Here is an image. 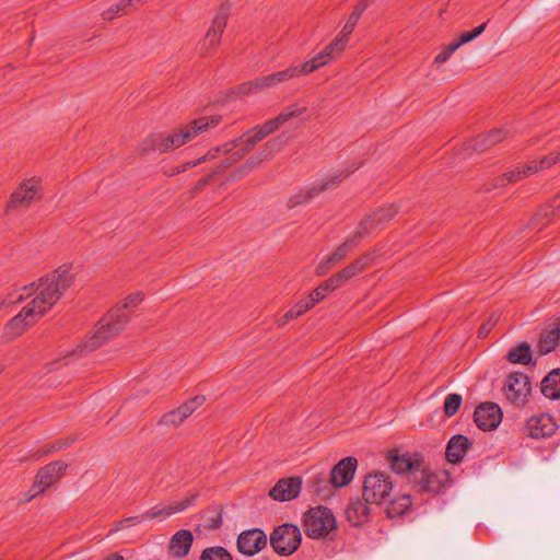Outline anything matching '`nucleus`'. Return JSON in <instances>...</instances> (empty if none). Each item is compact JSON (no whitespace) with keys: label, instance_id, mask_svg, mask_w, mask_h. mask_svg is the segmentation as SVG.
I'll return each mask as SVG.
<instances>
[{"label":"nucleus","instance_id":"obj_1","mask_svg":"<svg viewBox=\"0 0 560 560\" xmlns=\"http://www.w3.org/2000/svg\"><path fill=\"white\" fill-rule=\"evenodd\" d=\"M72 282L73 275L70 267L63 265L42 277L37 282L24 287L23 291L26 294L21 293L9 301L4 300L2 304L22 302L25 298L34 295L28 305L42 317L60 300Z\"/></svg>","mask_w":560,"mask_h":560},{"label":"nucleus","instance_id":"obj_2","mask_svg":"<svg viewBox=\"0 0 560 560\" xmlns=\"http://www.w3.org/2000/svg\"><path fill=\"white\" fill-rule=\"evenodd\" d=\"M221 119L219 115L203 116L174 129L170 133H152L140 143L139 151L142 154H148L150 152L165 153L178 149L198 135L217 127Z\"/></svg>","mask_w":560,"mask_h":560},{"label":"nucleus","instance_id":"obj_3","mask_svg":"<svg viewBox=\"0 0 560 560\" xmlns=\"http://www.w3.org/2000/svg\"><path fill=\"white\" fill-rule=\"evenodd\" d=\"M128 323V314L120 308H112L95 326L94 332L79 346L80 353L91 352L101 347L107 340L119 335Z\"/></svg>","mask_w":560,"mask_h":560},{"label":"nucleus","instance_id":"obj_4","mask_svg":"<svg viewBox=\"0 0 560 560\" xmlns=\"http://www.w3.org/2000/svg\"><path fill=\"white\" fill-rule=\"evenodd\" d=\"M257 137H258V133L255 129L247 131V132L243 133L242 137H240L238 139L228 142V143L223 144L222 147H218L215 149L210 150L207 154H205L202 158L198 159L196 162L187 163L185 165V168L196 166V165L200 164L201 162L211 161V160L215 159L220 152L229 153L233 149L240 147L241 149L237 152H235L231 156L226 158L224 160V162L221 164L222 168L229 167L232 164L236 163L238 160H241L245 155V153L253 150V148L256 145V143H258L259 141L262 140V139H258Z\"/></svg>","mask_w":560,"mask_h":560},{"label":"nucleus","instance_id":"obj_5","mask_svg":"<svg viewBox=\"0 0 560 560\" xmlns=\"http://www.w3.org/2000/svg\"><path fill=\"white\" fill-rule=\"evenodd\" d=\"M337 527L332 512L325 506L308 510L304 515V530L311 538H320Z\"/></svg>","mask_w":560,"mask_h":560},{"label":"nucleus","instance_id":"obj_6","mask_svg":"<svg viewBox=\"0 0 560 560\" xmlns=\"http://www.w3.org/2000/svg\"><path fill=\"white\" fill-rule=\"evenodd\" d=\"M393 491V482L388 475L382 471L369 474L363 483V499L373 505L386 502Z\"/></svg>","mask_w":560,"mask_h":560},{"label":"nucleus","instance_id":"obj_7","mask_svg":"<svg viewBox=\"0 0 560 560\" xmlns=\"http://www.w3.org/2000/svg\"><path fill=\"white\" fill-rule=\"evenodd\" d=\"M301 532L293 524H282L273 529L270 535V545L280 556L292 555L301 544Z\"/></svg>","mask_w":560,"mask_h":560},{"label":"nucleus","instance_id":"obj_8","mask_svg":"<svg viewBox=\"0 0 560 560\" xmlns=\"http://www.w3.org/2000/svg\"><path fill=\"white\" fill-rule=\"evenodd\" d=\"M357 465V458L346 457L334 466L328 479L324 474L318 472L312 477V482L314 486H317L320 482H329L335 488L345 487L353 479Z\"/></svg>","mask_w":560,"mask_h":560},{"label":"nucleus","instance_id":"obj_9","mask_svg":"<svg viewBox=\"0 0 560 560\" xmlns=\"http://www.w3.org/2000/svg\"><path fill=\"white\" fill-rule=\"evenodd\" d=\"M503 392L506 399L516 407H523L532 393L529 377L522 372L511 373L504 383Z\"/></svg>","mask_w":560,"mask_h":560},{"label":"nucleus","instance_id":"obj_10","mask_svg":"<svg viewBox=\"0 0 560 560\" xmlns=\"http://www.w3.org/2000/svg\"><path fill=\"white\" fill-rule=\"evenodd\" d=\"M346 43L342 42L339 37H336L329 45H327L323 50H320L316 56L311 58L310 60L298 65L302 75H307L319 68L328 65L330 61L339 58L341 52L346 48Z\"/></svg>","mask_w":560,"mask_h":560},{"label":"nucleus","instance_id":"obj_11","mask_svg":"<svg viewBox=\"0 0 560 560\" xmlns=\"http://www.w3.org/2000/svg\"><path fill=\"white\" fill-rule=\"evenodd\" d=\"M342 174L331 176L329 179H320L315 182L310 187L301 189L296 194L292 195L287 202L289 209H293L298 206L305 205L312 199L317 197L320 192L334 189L342 182Z\"/></svg>","mask_w":560,"mask_h":560},{"label":"nucleus","instance_id":"obj_12","mask_svg":"<svg viewBox=\"0 0 560 560\" xmlns=\"http://www.w3.org/2000/svg\"><path fill=\"white\" fill-rule=\"evenodd\" d=\"M448 474L444 470L432 471L422 465L413 472L411 480L418 491L438 493L448 481Z\"/></svg>","mask_w":560,"mask_h":560},{"label":"nucleus","instance_id":"obj_13","mask_svg":"<svg viewBox=\"0 0 560 560\" xmlns=\"http://www.w3.org/2000/svg\"><path fill=\"white\" fill-rule=\"evenodd\" d=\"M560 161V149L557 152H551L540 160L530 161L525 166H517L512 171L506 172L508 183H516L522 178L535 174L539 171L547 170Z\"/></svg>","mask_w":560,"mask_h":560},{"label":"nucleus","instance_id":"obj_14","mask_svg":"<svg viewBox=\"0 0 560 560\" xmlns=\"http://www.w3.org/2000/svg\"><path fill=\"white\" fill-rule=\"evenodd\" d=\"M40 316L28 304L15 315L5 326L3 337L7 340H13L21 336L28 327L34 325Z\"/></svg>","mask_w":560,"mask_h":560},{"label":"nucleus","instance_id":"obj_15","mask_svg":"<svg viewBox=\"0 0 560 560\" xmlns=\"http://www.w3.org/2000/svg\"><path fill=\"white\" fill-rule=\"evenodd\" d=\"M206 401L205 396H196L182 404L178 408L164 413L159 420L160 425L178 427Z\"/></svg>","mask_w":560,"mask_h":560},{"label":"nucleus","instance_id":"obj_16","mask_svg":"<svg viewBox=\"0 0 560 560\" xmlns=\"http://www.w3.org/2000/svg\"><path fill=\"white\" fill-rule=\"evenodd\" d=\"M474 420L480 430H493L502 420V411L494 402H482L476 408L474 412Z\"/></svg>","mask_w":560,"mask_h":560},{"label":"nucleus","instance_id":"obj_17","mask_svg":"<svg viewBox=\"0 0 560 560\" xmlns=\"http://www.w3.org/2000/svg\"><path fill=\"white\" fill-rule=\"evenodd\" d=\"M40 191L39 180L31 178L20 185V187L13 191L10 201L8 202L7 210L28 207L36 198H38Z\"/></svg>","mask_w":560,"mask_h":560},{"label":"nucleus","instance_id":"obj_18","mask_svg":"<svg viewBox=\"0 0 560 560\" xmlns=\"http://www.w3.org/2000/svg\"><path fill=\"white\" fill-rule=\"evenodd\" d=\"M361 237H355V232L339 245L329 256L324 258L316 267L315 273L319 277L325 276L338 262L343 260L348 254L355 247Z\"/></svg>","mask_w":560,"mask_h":560},{"label":"nucleus","instance_id":"obj_19","mask_svg":"<svg viewBox=\"0 0 560 560\" xmlns=\"http://www.w3.org/2000/svg\"><path fill=\"white\" fill-rule=\"evenodd\" d=\"M267 545V536L259 528L244 530L237 538V550L245 556H254Z\"/></svg>","mask_w":560,"mask_h":560},{"label":"nucleus","instance_id":"obj_20","mask_svg":"<svg viewBox=\"0 0 560 560\" xmlns=\"http://www.w3.org/2000/svg\"><path fill=\"white\" fill-rule=\"evenodd\" d=\"M397 210L390 206L374 211L366 219L360 222L358 230L355 231V237H363L374 232L381 224L389 221L395 217Z\"/></svg>","mask_w":560,"mask_h":560},{"label":"nucleus","instance_id":"obj_21","mask_svg":"<svg viewBox=\"0 0 560 560\" xmlns=\"http://www.w3.org/2000/svg\"><path fill=\"white\" fill-rule=\"evenodd\" d=\"M228 10L222 8L215 14L211 26L208 28L206 36L203 38L201 50L207 52L210 49L217 47L220 44L221 36L228 22Z\"/></svg>","mask_w":560,"mask_h":560},{"label":"nucleus","instance_id":"obj_22","mask_svg":"<svg viewBox=\"0 0 560 560\" xmlns=\"http://www.w3.org/2000/svg\"><path fill=\"white\" fill-rule=\"evenodd\" d=\"M557 427L555 419L547 413L533 416L526 424L528 435L534 439L551 436L556 432Z\"/></svg>","mask_w":560,"mask_h":560},{"label":"nucleus","instance_id":"obj_23","mask_svg":"<svg viewBox=\"0 0 560 560\" xmlns=\"http://www.w3.org/2000/svg\"><path fill=\"white\" fill-rule=\"evenodd\" d=\"M387 460L390 464L392 469L397 474L410 472L411 480L413 479V472L418 471L421 466V460L417 457H411L407 454L399 455L397 450L388 452Z\"/></svg>","mask_w":560,"mask_h":560},{"label":"nucleus","instance_id":"obj_24","mask_svg":"<svg viewBox=\"0 0 560 560\" xmlns=\"http://www.w3.org/2000/svg\"><path fill=\"white\" fill-rule=\"evenodd\" d=\"M301 486L300 478L281 479L269 491V495L276 501H290L300 494Z\"/></svg>","mask_w":560,"mask_h":560},{"label":"nucleus","instance_id":"obj_25","mask_svg":"<svg viewBox=\"0 0 560 560\" xmlns=\"http://www.w3.org/2000/svg\"><path fill=\"white\" fill-rule=\"evenodd\" d=\"M66 469L67 465L63 462H54L40 468L36 476L39 492H43L45 489L58 481L65 474Z\"/></svg>","mask_w":560,"mask_h":560},{"label":"nucleus","instance_id":"obj_26","mask_svg":"<svg viewBox=\"0 0 560 560\" xmlns=\"http://www.w3.org/2000/svg\"><path fill=\"white\" fill-rule=\"evenodd\" d=\"M372 505L364 499L352 500L346 509V517L354 526H360L368 522L372 513Z\"/></svg>","mask_w":560,"mask_h":560},{"label":"nucleus","instance_id":"obj_27","mask_svg":"<svg viewBox=\"0 0 560 560\" xmlns=\"http://www.w3.org/2000/svg\"><path fill=\"white\" fill-rule=\"evenodd\" d=\"M196 498H197V495L192 494V495L187 497L184 500H182L179 502H175L168 506H164V508L155 506V508L144 512L145 521L152 520V518H159L162 521V520L170 517L173 514L183 512L184 510H186L187 508H189L190 505L194 504Z\"/></svg>","mask_w":560,"mask_h":560},{"label":"nucleus","instance_id":"obj_28","mask_svg":"<svg viewBox=\"0 0 560 560\" xmlns=\"http://www.w3.org/2000/svg\"><path fill=\"white\" fill-rule=\"evenodd\" d=\"M194 541L190 530L180 529L176 532L168 544V551L175 558H184L188 555Z\"/></svg>","mask_w":560,"mask_h":560},{"label":"nucleus","instance_id":"obj_29","mask_svg":"<svg viewBox=\"0 0 560 560\" xmlns=\"http://www.w3.org/2000/svg\"><path fill=\"white\" fill-rule=\"evenodd\" d=\"M471 447V442L465 435L457 434L451 438L446 447V459L451 464H458L462 462L467 451Z\"/></svg>","mask_w":560,"mask_h":560},{"label":"nucleus","instance_id":"obj_30","mask_svg":"<svg viewBox=\"0 0 560 560\" xmlns=\"http://www.w3.org/2000/svg\"><path fill=\"white\" fill-rule=\"evenodd\" d=\"M560 340V316L555 318L541 334L539 339V349L542 353L553 351Z\"/></svg>","mask_w":560,"mask_h":560},{"label":"nucleus","instance_id":"obj_31","mask_svg":"<svg viewBox=\"0 0 560 560\" xmlns=\"http://www.w3.org/2000/svg\"><path fill=\"white\" fill-rule=\"evenodd\" d=\"M508 137V131L503 128L493 129L488 133L477 136L470 143L474 151L483 152L492 145L503 141Z\"/></svg>","mask_w":560,"mask_h":560},{"label":"nucleus","instance_id":"obj_32","mask_svg":"<svg viewBox=\"0 0 560 560\" xmlns=\"http://www.w3.org/2000/svg\"><path fill=\"white\" fill-rule=\"evenodd\" d=\"M541 393L545 397L560 399V369L550 371L541 381Z\"/></svg>","mask_w":560,"mask_h":560},{"label":"nucleus","instance_id":"obj_33","mask_svg":"<svg viewBox=\"0 0 560 560\" xmlns=\"http://www.w3.org/2000/svg\"><path fill=\"white\" fill-rule=\"evenodd\" d=\"M369 7L368 0H361L353 9L352 13L348 18L341 32L337 35L342 42L348 43L349 36L352 34L355 25L358 24L361 15Z\"/></svg>","mask_w":560,"mask_h":560},{"label":"nucleus","instance_id":"obj_34","mask_svg":"<svg viewBox=\"0 0 560 560\" xmlns=\"http://www.w3.org/2000/svg\"><path fill=\"white\" fill-rule=\"evenodd\" d=\"M506 359L514 364L527 365L532 361V349L527 342L511 348L508 352Z\"/></svg>","mask_w":560,"mask_h":560},{"label":"nucleus","instance_id":"obj_35","mask_svg":"<svg viewBox=\"0 0 560 560\" xmlns=\"http://www.w3.org/2000/svg\"><path fill=\"white\" fill-rule=\"evenodd\" d=\"M411 503L412 500L409 494L399 495L389 501V504L386 508V514L389 518L404 515L410 508Z\"/></svg>","mask_w":560,"mask_h":560},{"label":"nucleus","instance_id":"obj_36","mask_svg":"<svg viewBox=\"0 0 560 560\" xmlns=\"http://www.w3.org/2000/svg\"><path fill=\"white\" fill-rule=\"evenodd\" d=\"M144 0H120L116 4L110 5L108 9L102 12V16L104 20L110 21L115 19V16L126 13L128 8H137L142 4Z\"/></svg>","mask_w":560,"mask_h":560},{"label":"nucleus","instance_id":"obj_37","mask_svg":"<svg viewBox=\"0 0 560 560\" xmlns=\"http://www.w3.org/2000/svg\"><path fill=\"white\" fill-rule=\"evenodd\" d=\"M302 75V72L298 65L290 66L289 68L268 74L270 88L276 86L280 83L289 81L291 79Z\"/></svg>","mask_w":560,"mask_h":560},{"label":"nucleus","instance_id":"obj_38","mask_svg":"<svg viewBox=\"0 0 560 560\" xmlns=\"http://www.w3.org/2000/svg\"><path fill=\"white\" fill-rule=\"evenodd\" d=\"M277 143H278V139L267 142L264 150L260 151L256 156L250 158L242 166V168L245 170L246 172H249L254 167L258 166L264 160L269 159L271 155V151L277 145Z\"/></svg>","mask_w":560,"mask_h":560},{"label":"nucleus","instance_id":"obj_39","mask_svg":"<svg viewBox=\"0 0 560 560\" xmlns=\"http://www.w3.org/2000/svg\"><path fill=\"white\" fill-rule=\"evenodd\" d=\"M372 261V254H365L355 259L354 261H352L351 264H349L348 266H346L342 270L345 271V273L348 275L350 279H352L353 277L362 272L364 269H366Z\"/></svg>","mask_w":560,"mask_h":560},{"label":"nucleus","instance_id":"obj_40","mask_svg":"<svg viewBox=\"0 0 560 560\" xmlns=\"http://www.w3.org/2000/svg\"><path fill=\"white\" fill-rule=\"evenodd\" d=\"M268 88H270L268 77L264 75V77L256 78L252 81L242 83L238 86V90L241 93L250 94L253 92L261 91V90H265Z\"/></svg>","mask_w":560,"mask_h":560},{"label":"nucleus","instance_id":"obj_41","mask_svg":"<svg viewBox=\"0 0 560 560\" xmlns=\"http://www.w3.org/2000/svg\"><path fill=\"white\" fill-rule=\"evenodd\" d=\"M334 290H336V288L328 278L327 280L319 283L318 287L311 292L307 299L315 306L317 303L324 300L329 292H332Z\"/></svg>","mask_w":560,"mask_h":560},{"label":"nucleus","instance_id":"obj_42","mask_svg":"<svg viewBox=\"0 0 560 560\" xmlns=\"http://www.w3.org/2000/svg\"><path fill=\"white\" fill-rule=\"evenodd\" d=\"M200 560H233V558L225 548L215 546L206 548L201 552Z\"/></svg>","mask_w":560,"mask_h":560},{"label":"nucleus","instance_id":"obj_43","mask_svg":"<svg viewBox=\"0 0 560 560\" xmlns=\"http://www.w3.org/2000/svg\"><path fill=\"white\" fill-rule=\"evenodd\" d=\"M463 398L459 394H448L445 397L443 412L446 417H453L462 406Z\"/></svg>","mask_w":560,"mask_h":560},{"label":"nucleus","instance_id":"obj_44","mask_svg":"<svg viewBox=\"0 0 560 560\" xmlns=\"http://www.w3.org/2000/svg\"><path fill=\"white\" fill-rule=\"evenodd\" d=\"M143 295L140 292L129 294L121 304H118L115 308H120L121 313L130 314L135 308L142 302Z\"/></svg>","mask_w":560,"mask_h":560},{"label":"nucleus","instance_id":"obj_45","mask_svg":"<svg viewBox=\"0 0 560 560\" xmlns=\"http://www.w3.org/2000/svg\"><path fill=\"white\" fill-rule=\"evenodd\" d=\"M281 126L282 125L280 124V121L277 119V117H275L272 119L267 120L262 126H257L254 129L258 133L257 138L258 139H264L267 136H269V135L273 133L275 131H277Z\"/></svg>","mask_w":560,"mask_h":560},{"label":"nucleus","instance_id":"obj_46","mask_svg":"<svg viewBox=\"0 0 560 560\" xmlns=\"http://www.w3.org/2000/svg\"><path fill=\"white\" fill-rule=\"evenodd\" d=\"M306 112V107H299L298 105H291L285 107L278 116L277 119L281 125L285 124L291 118L299 117Z\"/></svg>","mask_w":560,"mask_h":560},{"label":"nucleus","instance_id":"obj_47","mask_svg":"<svg viewBox=\"0 0 560 560\" xmlns=\"http://www.w3.org/2000/svg\"><path fill=\"white\" fill-rule=\"evenodd\" d=\"M486 26H487V23H482L481 25L477 26L476 28H474L470 32L462 33L459 36V40L454 43V45H458V48H459L462 45L474 40L475 38H477L479 35H481L483 33V31L486 30Z\"/></svg>","mask_w":560,"mask_h":560},{"label":"nucleus","instance_id":"obj_48","mask_svg":"<svg viewBox=\"0 0 560 560\" xmlns=\"http://www.w3.org/2000/svg\"><path fill=\"white\" fill-rule=\"evenodd\" d=\"M558 208H560V191L547 205L540 208L537 215L541 218H549Z\"/></svg>","mask_w":560,"mask_h":560},{"label":"nucleus","instance_id":"obj_49","mask_svg":"<svg viewBox=\"0 0 560 560\" xmlns=\"http://www.w3.org/2000/svg\"><path fill=\"white\" fill-rule=\"evenodd\" d=\"M458 49V45H454V43H451L448 46H446L441 52H439L435 58L434 62L436 65H442L446 62L450 57Z\"/></svg>","mask_w":560,"mask_h":560},{"label":"nucleus","instance_id":"obj_50","mask_svg":"<svg viewBox=\"0 0 560 560\" xmlns=\"http://www.w3.org/2000/svg\"><path fill=\"white\" fill-rule=\"evenodd\" d=\"M498 317L491 315L478 329V337L485 338L488 336L494 324L497 323Z\"/></svg>","mask_w":560,"mask_h":560},{"label":"nucleus","instance_id":"obj_51","mask_svg":"<svg viewBox=\"0 0 560 560\" xmlns=\"http://www.w3.org/2000/svg\"><path fill=\"white\" fill-rule=\"evenodd\" d=\"M143 521H145L144 513H143V514H140V515H137V516L126 517V518L121 520V521L117 524V526H116L115 530H118V529H120V528H125V527H127V526H129V525H136V524H138V523L143 522ZM112 532H114V529H113Z\"/></svg>","mask_w":560,"mask_h":560},{"label":"nucleus","instance_id":"obj_52","mask_svg":"<svg viewBox=\"0 0 560 560\" xmlns=\"http://www.w3.org/2000/svg\"><path fill=\"white\" fill-rule=\"evenodd\" d=\"M312 307H314V305L312 304V302L306 298V299H303L301 301H299L293 307L292 310L294 311V313L298 315V317H300L301 315H303L304 313H306L308 310H311Z\"/></svg>","mask_w":560,"mask_h":560},{"label":"nucleus","instance_id":"obj_53","mask_svg":"<svg viewBox=\"0 0 560 560\" xmlns=\"http://www.w3.org/2000/svg\"><path fill=\"white\" fill-rule=\"evenodd\" d=\"M330 282L336 289L340 288L343 283L350 280L347 273L341 269L329 278Z\"/></svg>","mask_w":560,"mask_h":560},{"label":"nucleus","instance_id":"obj_54","mask_svg":"<svg viewBox=\"0 0 560 560\" xmlns=\"http://www.w3.org/2000/svg\"><path fill=\"white\" fill-rule=\"evenodd\" d=\"M298 318V315L294 313L292 307L281 317L278 319L279 326H284L287 323H289L292 319Z\"/></svg>","mask_w":560,"mask_h":560},{"label":"nucleus","instance_id":"obj_55","mask_svg":"<svg viewBox=\"0 0 560 560\" xmlns=\"http://www.w3.org/2000/svg\"><path fill=\"white\" fill-rule=\"evenodd\" d=\"M298 318V315L294 313L292 307L281 317L278 319L279 326H284L287 323H289L292 319Z\"/></svg>","mask_w":560,"mask_h":560},{"label":"nucleus","instance_id":"obj_56","mask_svg":"<svg viewBox=\"0 0 560 560\" xmlns=\"http://www.w3.org/2000/svg\"><path fill=\"white\" fill-rule=\"evenodd\" d=\"M509 183H508V176H506V173L495 177L493 179V187L494 188H500V187H504L506 186Z\"/></svg>","mask_w":560,"mask_h":560},{"label":"nucleus","instance_id":"obj_57","mask_svg":"<svg viewBox=\"0 0 560 560\" xmlns=\"http://www.w3.org/2000/svg\"><path fill=\"white\" fill-rule=\"evenodd\" d=\"M222 525V517L220 515H217L214 518L210 521V523L206 524V527L215 529L219 528Z\"/></svg>","mask_w":560,"mask_h":560},{"label":"nucleus","instance_id":"obj_58","mask_svg":"<svg viewBox=\"0 0 560 560\" xmlns=\"http://www.w3.org/2000/svg\"><path fill=\"white\" fill-rule=\"evenodd\" d=\"M105 560H124V557L117 552L109 555Z\"/></svg>","mask_w":560,"mask_h":560},{"label":"nucleus","instance_id":"obj_59","mask_svg":"<svg viewBox=\"0 0 560 560\" xmlns=\"http://www.w3.org/2000/svg\"><path fill=\"white\" fill-rule=\"evenodd\" d=\"M3 370H4V366L2 364H0V374L2 373Z\"/></svg>","mask_w":560,"mask_h":560},{"label":"nucleus","instance_id":"obj_60","mask_svg":"<svg viewBox=\"0 0 560 560\" xmlns=\"http://www.w3.org/2000/svg\"><path fill=\"white\" fill-rule=\"evenodd\" d=\"M37 493H39V489L37 490V492H34V493H33V497H36V495H37Z\"/></svg>","mask_w":560,"mask_h":560},{"label":"nucleus","instance_id":"obj_61","mask_svg":"<svg viewBox=\"0 0 560 560\" xmlns=\"http://www.w3.org/2000/svg\"><path fill=\"white\" fill-rule=\"evenodd\" d=\"M37 493H39V489L37 490V492H34V493H33V497H36V495H37Z\"/></svg>","mask_w":560,"mask_h":560},{"label":"nucleus","instance_id":"obj_62","mask_svg":"<svg viewBox=\"0 0 560 560\" xmlns=\"http://www.w3.org/2000/svg\"><path fill=\"white\" fill-rule=\"evenodd\" d=\"M483 144H489V140H483Z\"/></svg>","mask_w":560,"mask_h":560}]
</instances>
